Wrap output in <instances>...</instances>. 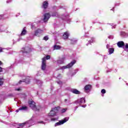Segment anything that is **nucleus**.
<instances>
[{
    "label": "nucleus",
    "mask_w": 128,
    "mask_h": 128,
    "mask_svg": "<svg viewBox=\"0 0 128 128\" xmlns=\"http://www.w3.org/2000/svg\"><path fill=\"white\" fill-rule=\"evenodd\" d=\"M28 104H29V106L32 110H34V112H38L40 110V106H36V102H34V100H31L28 102Z\"/></svg>",
    "instance_id": "obj_1"
},
{
    "label": "nucleus",
    "mask_w": 128,
    "mask_h": 128,
    "mask_svg": "<svg viewBox=\"0 0 128 128\" xmlns=\"http://www.w3.org/2000/svg\"><path fill=\"white\" fill-rule=\"evenodd\" d=\"M117 46L119 48H125L126 52H128V44L125 43L124 42L120 41L118 42Z\"/></svg>",
    "instance_id": "obj_2"
},
{
    "label": "nucleus",
    "mask_w": 128,
    "mask_h": 128,
    "mask_svg": "<svg viewBox=\"0 0 128 128\" xmlns=\"http://www.w3.org/2000/svg\"><path fill=\"white\" fill-rule=\"evenodd\" d=\"M58 110H60V107H55L52 108V110L48 114V116H54L56 115V113L58 112Z\"/></svg>",
    "instance_id": "obj_3"
},
{
    "label": "nucleus",
    "mask_w": 128,
    "mask_h": 128,
    "mask_svg": "<svg viewBox=\"0 0 128 128\" xmlns=\"http://www.w3.org/2000/svg\"><path fill=\"white\" fill-rule=\"evenodd\" d=\"M76 62V60H74L68 65L60 67V70H66V68H72V66H74Z\"/></svg>",
    "instance_id": "obj_4"
},
{
    "label": "nucleus",
    "mask_w": 128,
    "mask_h": 128,
    "mask_svg": "<svg viewBox=\"0 0 128 128\" xmlns=\"http://www.w3.org/2000/svg\"><path fill=\"white\" fill-rule=\"evenodd\" d=\"M70 120V118L66 117L64 118L63 120H60L58 122L54 124V126H62V124H64L65 122H66Z\"/></svg>",
    "instance_id": "obj_5"
},
{
    "label": "nucleus",
    "mask_w": 128,
    "mask_h": 128,
    "mask_svg": "<svg viewBox=\"0 0 128 128\" xmlns=\"http://www.w3.org/2000/svg\"><path fill=\"white\" fill-rule=\"evenodd\" d=\"M86 103V98H82L80 99H78L77 100H76L74 104H76V106H80L82 104H85Z\"/></svg>",
    "instance_id": "obj_6"
},
{
    "label": "nucleus",
    "mask_w": 128,
    "mask_h": 128,
    "mask_svg": "<svg viewBox=\"0 0 128 128\" xmlns=\"http://www.w3.org/2000/svg\"><path fill=\"white\" fill-rule=\"evenodd\" d=\"M42 32H44V30L38 28L34 31V36H40L42 35Z\"/></svg>",
    "instance_id": "obj_7"
},
{
    "label": "nucleus",
    "mask_w": 128,
    "mask_h": 128,
    "mask_svg": "<svg viewBox=\"0 0 128 128\" xmlns=\"http://www.w3.org/2000/svg\"><path fill=\"white\" fill-rule=\"evenodd\" d=\"M28 32L26 31V28H24L22 31V32L20 34H19V38L18 40V42H20V40H22V38H20V36H26V34Z\"/></svg>",
    "instance_id": "obj_8"
},
{
    "label": "nucleus",
    "mask_w": 128,
    "mask_h": 128,
    "mask_svg": "<svg viewBox=\"0 0 128 128\" xmlns=\"http://www.w3.org/2000/svg\"><path fill=\"white\" fill-rule=\"evenodd\" d=\"M28 124L33 125L34 124V120H32V118L29 120L28 121H27L24 123H22L19 124L20 126H24L25 124Z\"/></svg>",
    "instance_id": "obj_9"
},
{
    "label": "nucleus",
    "mask_w": 128,
    "mask_h": 128,
    "mask_svg": "<svg viewBox=\"0 0 128 128\" xmlns=\"http://www.w3.org/2000/svg\"><path fill=\"white\" fill-rule=\"evenodd\" d=\"M43 16V22H48V20H50V13H46Z\"/></svg>",
    "instance_id": "obj_10"
},
{
    "label": "nucleus",
    "mask_w": 128,
    "mask_h": 128,
    "mask_svg": "<svg viewBox=\"0 0 128 128\" xmlns=\"http://www.w3.org/2000/svg\"><path fill=\"white\" fill-rule=\"evenodd\" d=\"M46 68V58H42V70H45Z\"/></svg>",
    "instance_id": "obj_11"
},
{
    "label": "nucleus",
    "mask_w": 128,
    "mask_h": 128,
    "mask_svg": "<svg viewBox=\"0 0 128 128\" xmlns=\"http://www.w3.org/2000/svg\"><path fill=\"white\" fill-rule=\"evenodd\" d=\"M32 50L30 48V47H25L24 48H22L21 50V52L24 54H28Z\"/></svg>",
    "instance_id": "obj_12"
},
{
    "label": "nucleus",
    "mask_w": 128,
    "mask_h": 128,
    "mask_svg": "<svg viewBox=\"0 0 128 128\" xmlns=\"http://www.w3.org/2000/svg\"><path fill=\"white\" fill-rule=\"evenodd\" d=\"M21 82H26V84H30V77H26V78L24 80H20L19 84H20Z\"/></svg>",
    "instance_id": "obj_13"
},
{
    "label": "nucleus",
    "mask_w": 128,
    "mask_h": 128,
    "mask_svg": "<svg viewBox=\"0 0 128 128\" xmlns=\"http://www.w3.org/2000/svg\"><path fill=\"white\" fill-rule=\"evenodd\" d=\"M68 36H70V32H66L64 33L62 38L64 40H68Z\"/></svg>",
    "instance_id": "obj_14"
},
{
    "label": "nucleus",
    "mask_w": 128,
    "mask_h": 128,
    "mask_svg": "<svg viewBox=\"0 0 128 128\" xmlns=\"http://www.w3.org/2000/svg\"><path fill=\"white\" fill-rule=\"evenodd\" d=\"M92 86L91 84H86L84 87V90H86V92H90V90H92Z\"/></svg>",
    "instance_id": "obj_15"
},
{
    "label": "nucleus",
    "mask_w": 128,
    "mask_h": 128,
    "mask_svg": "<svg viewBox=\"0 0 128 128\" xmlns=\"http://www.w3.org/2000/svg\"><path fill=\"white\" fill-rule=\"evenodd\" d=\"M71 92L74 94H80V92L76 89H72Z\"/></svg>",
    "instance_id": "obj_16"
},
{
    "label": "nucleus",
    "mask_w": 128,
    "mask_h": 128,
    "mask_svg": "<svg viewBox=\"0 0 128 128\" xmlns=\"http://www.w3.org/2000/svg\"><path fill=\"white\" fill-rule=\"evenodd\" d=\"M48 6V1H44L43 2L42 8L44 10H46V8H47Z\"/></svg>",
    "instance_id": "obj_17"
},
{
    "label": "nucleus",
    "mask_w": 128,
    "mask_h": 128,
    "mask_svg": "<svg viewBox=\"0 0 128 128\" xmlns=\"http://www.w3.org/2000/svg\"><path fill=\"white\" fill-rule=\"evenodd\" d=\"M64 62V58H62L57 60V64H62Z\"/></svg>",
    "instance_id": "obj_18"
},
{
    "label": "nucleus",
    "mask_w": 128,
    "mask_h": 128,
    "mask_svg": "<svg viewBox=\"0 0 128 128\" xmlns=\"http://www.w3.org/2000/svg\"><path fill=\"white\" fill-rule=\"evenodd\" d=\"M120 36L123 38H126L128 37V34L124 32H122L120 33Z\"/></svg>",
    "instance_id": "obj_19"
},
{
    "label": "nucleus",
    "mask_w": 128,
    "mask_h": 128,
    "mask_svg": "<svg viewBox=\"0 0 128 128\" xmlns=\"http://www.w3.org/2000/svg\"><path fill=\"white\" fill-rule=\"evenodd\" d=\"M60 48H62V47H60V46H58V45H54V50H60Z\"/></svg>",
    "instance_id": "obj_20"
},
{
    "label": "nucleus",
    "mask_w": 128,
    "mask_h": 128,
    "mask_svg": "<svg viewBox=\"0 0 128 128\" xmlns=\"http://www.w3.org/2000/svg\"><path fill=\"white\" fill-rule=\"evenodd\" d=\"M114 48H110L108 50V52L109 54H114Z\"/></svg>",
    "instance_id": "obj_21"
},
{
    "label": "nucleus",
    "mask_w": 128,
    "mask_h": 128,
    "mask_svg": "<svg viewBox=\"0 0 128 128\" xmlns=\"http://www.w3.org/2000/svg\"><path fill=\"white\" fill-rule=\"evenodd\" d=\"M28 106H22L21 108H19V110H27Z\"/></svg>",
    "instance_id": "obj_22"
},
{
    "label": "nucleus",
    "mask_w": 128,
    "mask_h": 128,
    "mask_svg": "<svg viewBox=\"0 0 128 128\" xmlns=\"http://www.w3.org/2000/svg\"><path fill=\"white\" fill-rule=\"evenodd\" d=\"M36 82L38 86H42V82L40 80H36Z\"/></svg>",
    "instance_id": "obj_23"
},
{
    "label": "nucleus",
    "mask_w": 128,
    "mask_h": 128,
    "mask_svg": "<svg viewBox=\"0 0 128 128\" xmlns=\"http://www.w3.org/2000/svg\"><path fill=\"white\" fill-rule=\"evenodd\" d=\"M70 40H71L72 44H76L78 42V40H76V39L74 38L70 39Z\"/></svg>",
    "instance_id": "obj_24"
},
{
    "label": "nucleus",
    "mask_w": 128,
    "mask_h": 128,
    "mask_svg": "<svg viewBox=\"0 0 128 128\" xmlns=\"http://www.w3.org/2000/svg\"><path fill=\"white\" fill-rule=\"evenodd\" d=\"M94 42V38H92L90 40H88V44H92V42Z\"/></svg>",
    "instance_id": "obj_25"
},
{
    "label": "nucleus",
    "mask_w": 128,
    "mask_h": 128,
    "mask_svg": "<svg viewBox=\"0 0 128 128\" xmlns=\"http://www.w3.org/2000/svg\"><path fill=\"white\" fill-rule=\"evenodd\" d=\"M4 84V78H0V86H2Z\"/></svg>",
    "instance_id": "obj_26"
},
{
    "label": "nucleus",
    "mask_w": 128,
    "mask_h": 128,
    "mask_svg": "<svg viewBox=\"0 0 128 128\" xmlns=\"http://www.w3.org/2000/svg\"><path fill=\"white\" fill-rule=\"evenodd\" d=\"M110 26H112V28H116V25H114V24H108Z\"/></svg>",
    "instance_id": "obj_27"
},
{
    "label": "nucleus",
    "mask_w": 128,
    "mask_h": 128,
    "mask_svg": "<svg viewBox=\"0 0 128 128\" xmlns=\"http://www.w3.org/2000/svg\"><path fill=\"white\" fill-rule=\"evenodd\" d=\"M58 120V117L51 118L52 122H55V120Z\"/></svg>",
    "instance_id": "obj_28"
},
{
    "label": "nucleus",
    "mask_w": 128,
    "mask_h": 128,
    "mask_svg": "<svg viewBox=\"0 0 128 128\" xmlns=\"http://www.w3.org/2000/svg\"><path fill=\"white\" fill-rule=\"evenodd\" d=\"M44 58H46V60H50V55H48L46 57Z\"/></svg>",
    "instance_id": "obj_29"
},
{
    "label": "nucleus",
    "mask_w": 128,
    "mask_h": 128,
    "mask_svg": "<svg viewBox=\"0 0 128 128\" xmlns=\"http://www.w3.org/2000/svg\"><path fill=\"white\" fill-rule=\"evenodd\" d=\"M58 16V12H54L52 13V16Z\"/></svg>",
    "instance_id": "obj_30"
},
{
    "label": "nucleus",
    "mask_w": 128,
    "mask_h": 128,
    "mask_svg": "<svg viewBox=\"0 0 128 128\" xmlns=\"http://www.w3.org/2000/svg\"><path fill=\"white\" fill-rule=\"evenodd\" d=\"M66 110H68L67 108H63L62 110H61V112L62 114H64V112H66Z\"/></svg>",
    "instance_id": "obj_31"
},
{
    "label": "nucleus",
    "mask_w": 128,
    "mask_h": 128,
    "mask_svg": "<svg viewBox=\"0 0 128 128\" xmlns=\"http://www.w3.org/2000/svg\"><path fill=\"white\" fill-rule=\"evenodd\" d=\"M78 69H76V70H74V72L73 74H72V76H74V74H76V73L78 72Z\"/></svg>",
    "instance_id": "obj_32"
},
{
    "label": "nucleus",
    "mask_w": 128,
    "mask_h": 128,
    "mask_svg": "<svg viewBox=\"0 0 128 128\" xmlns=\"http://www.w3.org/2000/svg\"><path fill=\"white\" fill-rule=\"evenodd\" d=\"M2 61H0V66H2ZM2 72V68L0 66V72Z\"/></svg>",
    "instance_id": "obj_33"
},
{
    "label": "nucleus",
    "mask_w": 128,
    "mask_h": 128,
    "mask_svg": "<svg viewBox=\"0 0 128 128\" xmlns=\"http://www.w3.org/2000/svg\"><path fill=\"white\" fill-rule=\"evenodd\" d=\"M43 39L44 40H48V36H44Z\"/></svg>",
    "instance_id": "obj_34"
},
{
    "label": "nucleus",
    "mask_w": 128,
    "mask_h": 128,
    "mask_svg": "<svg viewBox=\"0 0 128 128\" xmlns=\"http://www.w3.org/2000/svg\"><path fill=\"white\" fill-rule=\"evenodd\" d=\"M101 92H102V94H106V90L102 89V90H101Z\"/></svg>",
    "instance_id": "obj_35"
},
{
    "label": "nucleus",
    "mask_w": 128,
    "mask_h": 128,
    "mask_svg": "<svg viewBox=\"0 0 128 128\" xmlns=\"http://www.w3.org/2000/svg\"><path fill=\"white\" fill-rule=\"evenodd\" d=\"M108 38H110V40H112L114 38V36H110L108 37Z\"/></svg>",
    "instance_id": "obj_36"
},
{
    "label": "nucleus",
    "mask_w": 128,
    "mask_h": 128,
    "mask_svg": "<svg viewBox=\"0 0 128 128\" xmlns=\"http://www.w3.org/2000/svg\"><path fill=\"white\" fill-rule=\"evenodd\" d=\"M4 48H0V52H4Z\"/></svg>",
    "instance_id": "obj_37"
},
{
    "label": "nucleus",
    "mask_w": 128,
    "mask_h": 128,
    "mask_svg": "<svg viewBox=\"0 0 128 128\" xmlns=\"http://www.w3.org/2000/svg\"><path fill=\"white\" fill-rule=\"evenodd\" d=\"M15 90H17L18 92H20V90H21L20 88H17L15 89Z\"/></svg>",
    "instance_id": "obj_38"
},
{
    "label": "nucleus",
    "mask_w": 128,
    "mask_h": 128,
    "mask_svg": "<svg viewBox=\"0 0 128 128\" xmlns=\"http://www.w3.org/2000/svg\"><path fill=\"white\" fill-rule=\"evenodd\" d=\"M12 2V0H7L6 1V3L7 4H10V2Z\"/></svg>",
    "instance_id": "obj_39"
},
{
    "label": "nucleus",
    "mask_w": 128,
    "mask_h": 128,
    "mask_svg": "<svg viewBox=\"0 0 128 128\" xmlns=\"http://www.w3.org/2000/svg\"><path fill=\"white\" fill-rule=\"evenodd\" d=\"M38 124H44V121H40L38 122Z\"/></svg>",
    "instance_id": "obj_40"
},
{
    "label": "nucleus",
    "mask_w": 128,
    "mask_h": 128,
    "mask_svg": "<svg viewBox=\"0 0 128 128\" xmlns=\"http://www.w3.org/2000/svg\"><path fill=\"white\" fill-rule=\"evenodd\" d=\"M58 84H62V82L59 81V82H57Z\"/></svg>",
    "instance_id": "obj_41"
},
{
    "label": "nucleus",
    "mask_w": 128,
    "mask_h": 128,
    "mask_svg": "<svg viewBox=\"0 0 128 128\" xmlns=\"http://www.w3.org/2000/svg\"><path fill=\"white\" fill-rule=\"evenodd\" d=\"M110 48V45L108 44L106 45V48Z\"/></svg>",
    "instance_id": "obj_42"
},
{
    "label": "nucleus",
    "mask_w": 128,
    "mask_h": 128,
    "mask_svg": "<svg viewBox=\"0 0 128 128\" xmlns=\"http://www.w3.org/2000/svg\"><path fill=\"white\" fill-rule=\"evenodd\" d=\"M86 104L83 105L82 106V108H86Z\"/></svg>",
    "instance_id": "obj_43"
},
{
    "label": "nucleus",
    "mask_w": 128,
    "mask_h": 128,
    "mask_svg": "<svg viewBox=\"0 0 128 128\" xmlns=\"http://www.w3.org/2000/svg\"><path fill=\"white\" fill-rule=\"evenodd\" d=\"M20 108H18V110H16V112H20Z\"/></svg>",
    "instance_id": "obj_44"
},
{
    "label": "nucleus",
    "mask_w": 128,
    "mask_h": 128,
    "mask_svg": "<svg viewBox=\"0 0 128 128\" xmlns=\"http://www.w3.org/2000/svg\"><path fill=\"white\" fill-rule=\"evenodd\" d=\"M64 102H68V99H65Z\"/></svg>",
    "instance_id": "obj_45"
},
{
    "label": "nucleus",
    "mask_w": 128,
    "mask_h": 128,
    "mask_svg": "<svg viewBox=\"0 0 128 128\" xmlns=\"http://www.w3.org/2000/svg\"><path fill=\"white\" fill-rule=\"evenodd\" d=\"M8 96H12V94H10L8 95Z\"/></svg>",
    "instance_id": "obj_46"
},
{
    "label": "nucleus",
    "mask_w": 128,
    "mask_h": 128,
    "mask_svg": "<svg viewBox=\"0 0 128 128\" xmlns=\"http://www.w3.org/2000/svg\"><path fill=\"white\" fill-rule=\"evenodd\" d=\"M78 108V106H76V107H75L74 110H77Z\"/></svg>",
    "instance_id": "obj_47"
},
{
    "label": "nucleus",
    "mask_w": 128,
    "mask_h": 128,
    "mask_svg": "<svg viewBox=\"0 0 128 128\" xmlns=\"http://www.w3.org/2000/svg\"><path fill=\"white\" fill-rule=\"evenodd\" d=\"M111 10H114V8H112V9H111Z\"/></svg>",
    "instance_id": "obj_48"
},
{
    "label": "nucleus",
    "mask_w": 128,
    "mask_h": 128,
    "mask_svg": "<svg viewBox=\"0 0 128 128\" xmlns=\"http://www.w3.org/2000/svg\"><path fill=\"white\" fill-rule=\"evenodd\" d=\"M0 16H2V15H0V20L2 19V18Z\"/></svg>",
    "instance_id": "obj_49"
},
{
    "label": "nucleus",
    "mask_w": 128,
    "mask_h": 128,
    "mask_svg": "<svg viewBox=\"0 0 128 128\" xmlns=\"http://www.w3.org/2000/svg\"><path fill=\"white\" fill-rule=\"evenodd\" d=\"M58 76H60V74H58Z\"/></svg>",
    "instance_id": "obj_50"
},
{
    "label": "nucleus",
    "mask_w": 128,
    "mask_h": 128,
    "mask_svg": "<svg viewBox=\"0 0 128 128\" xmlns=\"http://www.w3.org/2000/svg\"><path fill=\"white\" fill-rule=\"evenodd\" d=\"M127 86H128V83L126 84Z\"/></svg>",
    "instance_id": "obj_51"
}]
</instances>
